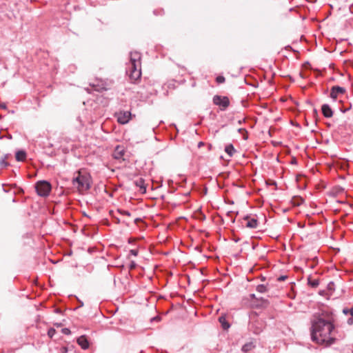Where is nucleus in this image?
<instances>
[{"mask_svg":"<svg viewBox=\"0 0 353 353\" xmlns=\"http://www.w3.org/2000/svg\"><path fill=\"white\" fill-rule=\"evenodd\" d=\"M334 325L330 321H325L319 317L312 323V339L319 344L330 345L333 343L334 339L331 336Z\"/></svg>","mask_w":353,"mask_h":353,"instance_id":"obj_1","label":"nucleus"},{"mask_svg":"<svg viewBox=\"0 0 353 353\" xmlns=\"http://www.w3.org/2000/svg\"><path fill=\"white\" fill-rule=\"evenodd\" d=\"M73 188L81 194L88 192L92 185V180L90 173L85 169H81L74 174L72 180Z\"/></svg>","mask_w":353,"mask_h":353,"instance_id":"obj_2","label":"nucleus"},{"mask_svg":"<svg viewBox=\"0 0 353 353\" xmlns=\"http://www.w3.org/2000/svg\"><path fill=\"white\" fill-rule=\"evenodd\" d=\"M141 56L139 52H132L130 54V62L128 65L127 73L129 74L130 79L133 81L138 80L141 75Z\"/></svg>","mask_w":353,"mask_h":353,"instance_id":"obj_3","label":"nucleus"},{"mask_svg":"<svg viewBox=\"0 0 353 353\" xmlns=\"http://www.w3.org/2000/svg\"><path fill=\"white\" fill-rule=\"evenodd\" d=\"M35 188L39 196H47L51 190V185L46 181H40L36 183Z\"/></svg>","mask_w":353,"mask_h":353,"instance_id":"obj_4","label":"nucleus"},{"mask_svg":"<svg viewBox=\"0 0 353 353\" xmlns=\"http://www.w3.org/2000/svg\"><path fill=\"white\" fill-rule=\"evenodd\" d=\"M213 103L219 106L221 110H225L230 105V100L228 97L215 95L213 97Z\"/></svg>","mask_w":353,"mask_h":353,"instance_id":"obj_5","label":"nucleus"},{"mask_svg":"<svg viewBox=\"0 0 353 353\" xmlns=\"http://www.w3.org/2000/svg\"><path fill=\"white\" fill-rule=\"evenodd\" d=\"M345 89L339 85L332 87L330 97L334 101H336L341 95L345 93Z\"/></svg>","mask_w":353,"mask_h":353,"instance_id":"obj_6","label":"nucleus"},{"mask_svg":"<svg viewBox=\"0 0 353 353\" xmlns=\"http://www.w3.org/2000/svg\"><path fill=\"white\" fill-rule=\"evenodd\" d=\"M54 327H51L48 330V335L50 338H52L56 334L62 333L66 334V328L61 327V323H54Z\"/></svg>","mask_w":353,"mask_h":353,"instance_id":"obj_7","label":"nucleus"},{"mask_svg":"<svg viewBox=\"0 0 353 353\" xmlns=\"http://www.w3.org/2000/svg\"><path fill=\"white\" fill-rule=\"evenodd\" d=\"M117 121L121 124L127 123L131 117V113L129 111H121L116 114Z\"/></svg>","mask_w":353,"mask_h":353,"instance_id":"obj_8","label":"nucleus"},{"mask_svg":"<svg viewBox=\"0 0 353 353\" xmlns=\"http://www.w3.org/2000/svg\"><path fill=\"white\" fill-rule=\"evenodd\" d=\"M244 221H245V225L247 228H251V229H255L258 226V221L257 219L254 218H250L248 216H245L244 218Z\"/></svg>","mask_w":353,"mask_h":353,"instance_id":"obj_9","label":"nucleus"},{"mask_svg":"<svg viewBox=\"0 0 353 353\" xmlns=\"http://www.w3.org/2000/svg\"><path fill=\"white\" fill-rule=\"evenodd\" d=\"M77 342L78 345L83 350H87L90 346L89 341L85 335H82L77 338Z\"/></svg>","mask_w":353,"mask_h":353,"instance_id":"obj_10","label":"nucleus"},{"mask_svg":"<svg viewBox=\"0 0 353 353\" xmlns=\"http://www.w3.org/2000/svg\"><path fill=\"white\" fill-rule=\"evenodd\" d=\"M125 151L123 146L117 145L113 152V157L116 159H121L125 154Z\"/></svg>","mask_w":353,"mask_h":353,"instance_id":"obj_11","label":"nucleus"},{"mask_svg":"<svg viewBox=\"0 0 353 353\" xmlns=\"http://www.w3.org/2000/svg\"><path fill=\"white\" fill-rule=\"evenodd\" d=\"M321 111L326 118H330L333 116V111L328 104H323L321 107Z\"/></svg>","mask_w":353,"mask_h":353,"instance_id":"obj_12","label":"nucleus"},{"mask_svg":"<svg viewBox=\"0 0 353 353\" xmlns=\"http://www.w3.org/2000/svg\"><path fill=\"white\" fill-rule=\"evenodd\" d=\"M134 184L137 187L139 188V191L144 194L146 192V187L145 185V181L142 178H139L134 181Z\"/></svg>","mask_w":353,"mask_h":353,"instance_id":"obj_13","label":"nucleus"},{"mask_svg":"<svg viewBox=\"0 0 353 353\" xmlns=\"http://www.w3.org/2000/svg\"><path fill=\"white\" fill-rule=\"evenodd\" d=\"M343 313L345 315H350V317L347 320L348 325H353V307L351 308H343Z\"/></svg>","mask_w":353,"mask_h":353,"instance_id":"obj_14","label":"nucleus"},{"mask_svg":"<svg viewBox=\"0 0 353 353\" xmlns=\"http://www.w3.org/2000/svg\"><path fill=\"white\" fill-rule=\"evenodd\" d=\"M16 159L18 161H23L26 159V153L23 150H19L16 152Z\"/></svg>","mask_w":353,"mask_h":353,"instance_id":"obj_15","label":"nucleus"},{"mask_svg":"<svg viewBox=\"0 0 353 353\" xmlns=\"http://www.w3.org/2000/svg\"><path fill=\"white\" fill-rule=\"evenodd\" d=\"M219 321L220 322V323L221 324L222 327L224 330H227V329H228L230 327V324L226 321V319H225V316H221L219 318Z\"/></svg>","mask_w":353,"mask_h":353,"instance_id":"obj_16","label":"nucleus"},{"mask_svg":"<svg viewBox=\"0 0 353 353\" xmlns=\"http://www.w3.org/2000/svg\"><path fill=\"white\" fill-rule=\"evenodd\" d=\"M225 151L231 157L235 152V149L232 144H229L225 146Z\"/></svg>","mask_w":353,"mask_h":353,"instance_id":"obj_17","label":"nucleus"},{"mask_svg":"<svg viewBox=\"0 0 353 353\" xmlns=\"http://www.w3.org/2000/svg\"><path fill=\"white\" fill-rule=\"evenodd\" d=\"M254 347H255V345L253 344V343L250 342V343H245L242 347L241 350L243 352H248L250 351L251 350H252Z\"/></svg>","mask_w":353,"mask_h":353,"instance_id":"obj_18","label":"nucleus"},{"mask_svg":"<svg viewBox=\"0 0 353 353\" xmlns=\"http://www.w3.org/2000/svg\"><path fill=\"white\" fill-rule=\"evenodd\" d=\"M256 290H257V292H259L260 293H264V292H267V287L262 284L259 285L256 287Z\"/></svg>","mask_w":353,"mask_h":353,"instance_id":"obj_19","label":"nucleus"},{"mask_svg":"<svg viewBox=\"0 0 353 353\" xmlns=\"http://www.w3.org/2000/svg\"><path fill=\"white\" fill-rule=\"evenodd\" d=\"M309 284L313 288H316L319 285V282L316 279H314L312 281L309 280Z\"/></svg>","mask_w":353,"mask_h":353,"instance_id":"obj_20","label":"nucleus"},{"mask_svg":"<svg viewBox=\"0 0 353 353\" xmlns=\"http://www.w3.org/2000/svg\"><path fill=\"white\" fill-rule=\"evenodd\" d=\"M225 81V79L223 76H218L216 78V81L218 83H224Z\"/></svg>","mask_w":353,"mask_h":353,"instance_id":"obj_21","label":"nucleus"},{"mask_svg":"<svg viewBox=\"0 0 353 353\" xmlns=\"http://www.w3.org/2000/svg\"><path fill=\"white\" fill-rule=\"evenodd\" d=\"M130 253L132 255H133V256H137V254H138V250H131L130 251Z\"/></svg>","mask_w":353,"mask_h":353,"instance_id":"obj_22","label":"nucleus"},{"mask_svg":"<svg viewBox=\"0 0 353 353\" xmlns=\"http://www.w3.org/2000/svg\"><path fill=\"white\" fill-rule=\"evenodd\" d=\"M121 214H123V215H125V216H130V213L128 212V211H125V210H123V211H119Z\"/></svg>","mask_w":353,"mask_h":353,"instance_id":"obj_23","label":"nucleus"},{"mask_svg":"<svg viewBox=\"0 0 353 353\" xmlns=\"http://www.w3.org/2000/svg\"><path fill=\"white\" fill-rule=\"evenodd\" d=\"M333 286H334V283L333 282H330L328 285H327V288L329 290H332L333 289Z\"/></svg>","mask_w":353,"mask_h":353,"instance_id":"obj_24","label":"nucleus"},{"mask_svg":"<svg viewBox=\"0 0 353 353\" xmlns=\"http://www.w3.org/2000/svg\"><path fill=\"white\" fill-rule=\"evenodd\" d=\"M0 108L6 110L7 108L6 104L4 103H0Z\"/></svg>","mask_w":353,"mask_h":353,"instance_id":"obj_25","label":"nucleus"},{"mask_svg":"<svg viewBox=\"0 0 353 353\" xmlns=\"http://www.w3.org/2000/svg\"><path fill=\"white\" fill-rule=\"evenodd\" d=\"M160 318L159 316H155L151 319V321H159Z\"/></svg>","mask_w":353,"mask_h":353,"instance_id":"obj_26","label":"nucleus"},{"mask_svg":"<svg viewBox=\"0 0 353 353\" xmlns=\"http://www.w3.org/2000/svg\"><path fill=\"white\" fill-rule=\"evenodd\" d=\"M1 164L4 165V166H6L8 165L4 159L1 161Z\"/></svg>","mask_w":353,"mask_h":353,"instance_id":"obj_27","label":"nucleus"},{"mask_svg":"<svg viewBox=\"0 0 353 353\" xmlns=\"http://www.w3.org/2000/svg\"><path fill=\"white\" fill-rule=\"evenodd\" d=\"M135 265H136L135 263L132 261V262L131 263V264H130V269H133V268H135Z\"/></svg>","mask_w":353,"mask_h":353,"instance_id":"obj_28","label":"nucleus"},{"mask_svg":"<svg viewBox=\"0 0 353 353\" xmlns=\"http://www.w3.org/2000/svg\"><path fill=\"white\" fill-rule=\"evenodd\" d=\"M285 279V276H280V277L279 278V281H283V280H284Z\"/></svg>","mask_w":353,"mask_h":353,"instance_id":"obj_29","label":"nucleus"},{"mask_svg":"<svg viewBox=\"0 0 353 353\" xmlns=\"http://www.w3.org/2000/svg\"><path fill=\"white\" fill-rule=\"evenodd\" d=\"M62 350L63 352H66V347H63Z\"/></svg>","mask_w":353,"mask_h":353,"instance_id":"obj_30","label":"nucleus"},{"mask_svg":"<svg viewBox=\"0 0 353 353\" xmlns=\"http://www.w3.org/2000/svg\"><path fill=\"white\" fill-rule=\"evenodd\" d=\"M67 332H68V335L70 334V331L69 329L67 330Z\"/></svg>","mask_w":353,"mask_h":353,"instance_id":"obj_31","label":"nucleus"},{"mask_svg":"<svg viewBox=\"0 0 353 353\" xmlns=\"http://www.w3.org/2000/svg\"><path fill=\"white\" fill-rule=\"evenodd\" d=\"M70 254H70V252H69V251L68 250L67 255H68V256H69V255H70Z\"/></svg>","mask_w":353,"mask_h":353,"instance_id":"obj_32","label":"nucleus"},{"mask_svg":"<svg viewBox=\"0 0 353 353\" xmlns=\"http://www.w3.org/2000/svg\"><path fill=\"white\" fill-rule=\"evenodd\" d=\"M244 353H248V352H244Z\"/></svg>","mask_w":353,"mask_h":353,"instance_id":"obj_33","label":"nucleus"}]
</instances>
